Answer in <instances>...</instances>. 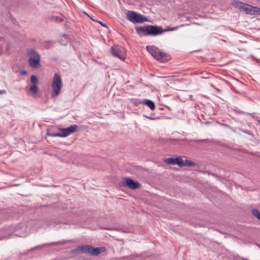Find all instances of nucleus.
Wrapping results in <instances>:
<instances>
[{
	"label": "nucleus",
	"instance_id": "nucleus-18",
	"mask_svg": "<svg viewBox=\"0 0 260 260\" xmlns=\"http://www.w3.org/2000/svg\"><path fill=\"white\" fill-rule=\"evenodd\" d=\"M252 215L257 218L258 220H260V212L257 209H253L251 211Z\"/></svg>",
	"mask_w": 260,
	"mask_h": 260
},
{
	"label": "nucleus",
	"instance_id": "nucleus-4",
	"mask_svg": "<svg viewBox=\"0 0 260 260\" xmlns=\"http://www.w3.org/2000/svg\"><path fill=\"white\" fill-rule=\"evenodd\" d=\"M62 87L61 79L60 75L58 73H55L53 78L52 83V96H57L60 91Z\"/></svg>",
	"mask_w": 260,
	"mask_h": 260
},
{
	"label": "nucleus",
	"instance_id": "nucleus-26",
	"mask_svg": "<svg viewBox=\"0 0 260 260\" xmlns=\"http://www.w3.org/2000/svg\"><path fill=\"white\" fill-rule=\"evenodd\" d=\"M31 67L33 68H37L39 66H31Z\"/></svg>",
	"mask_w": 260,
	"mask_h": 260
},
{
	"label": "nucleus",
	"instance_id": "nucleus-5",
	"mask_svg": "<svg viewBox=\"0 0 260 260\" xmlns=\"http://www.w3.org/2000/svg\"><path fill=\"white\" fill-rule=\"evenodd\" d=\"M126 17L129 21L134 23H143L147 21V18L144 16L134 11H128Z\"/></svg>",
	"mask_w": 260,
	"mask_h": 260
},
{
	"label": "nucleus",
	"instance_id": "nucleus-6",
	"mask_svg": "<svg viewBox=\"0 0 260 260\" xmlns=\"http://www.w3.org/2000/svg\"><path fill=\"white\" fill-rule=\"evenodd\" d=\"M27 55L29 65H39L40 57L36 51L28 49L27 50Z\"/></svg>",
	"mask_w": 260,
	"mask_h": 260
},
{
	"label": "nucleus",
	"instance_id": "nucleus-17",
	"mask_svg": "<svg viewBox=\"0 0 260 260\" xmlns=\"http://www.w3.org/2000/svg\"><path fill=\"white\" fill-rule=\"evenodd\" d=\"M131 103L136 106H138L140 104H143V101L137 99H132L131 100Z\"/></svg>",
	"mask_w": 260,
	"mask_h": 260
},
{
	"label": "nucleus",
	"instance_id": "nucleus-10",
	"mask_svg": "<svg viewBox=\"0 0 260 260\" xmlns=\"http://www.w3.org/2000/svg\"><path fill=\"white\" fill-rule=\"evenodd\" d=\"M78 128V126L76 124H74L68 127L61 129L60 131L62 134V137H66L69 135L74 133L77 131Z\"/></svg>",
	"mask_w": 260,
	"mask_h": 260
},
{
	"label": "nucleus",
	"instance_id": "nucleus-11",
	"mask_svg": "<svg viewBox=\"0 0 260 260\" xmlns=\"http://www.w3.org/2000/svg\"><path fill=\"white\" fill-rule=\"evenodd\" d=\"M143 104L147 105L151 110L155 109V103L150 100H144L143 101Z\"/></svg>",
	"mask_w": 260,
	"mask_h": 260
},
{
	"label": "nucleus",
	"instance_id": "nucleus-24",
	"mask_svg": "<svg viewBox=\"0 0 260 260\" xmlns=\"http://www.w3.org/2000/svg\"><path fill=\"white\" fill-rule=\"evenodd\" d=\"M100 23L102 25H103V26H106V25H105V24H103L102 22H100Z\"/></svg>",
	"mask_w": 260,
	"mask_h": 260
},
{
	"label": "nucleus",
	"instance_id": "nucleus-9",
	"mask_svg": "<svg viewBox=\"0 0 260 260\" xmlns=\"http://www.w3.org/2000/svg\"><path fill=\"white\" fill-rule=\"evenodd\" d=\"M122 185L128 187L131 189H135L139 187L140 184L138 182L134 181L131 178H125L123 180Z\"/></svg>",
	"mask_w": 260,
	"mask_h": 260
},
{
	"label": "nucleus",
	"instance_id": "nucleus-7",
	"mask_svg": "<svg viewBox=\"0 0 260 260\" xmlns=\"http://www.w3.org/2000/svg\"><path fill=\"white\" fill-rule=\"evenodd\" d=\"M80 250L82 252L90 253L92 255H98L105 250V248L104 247L93 248L90 245H83L80 247Z\"/></svg>",
	"mask_w": 260,
	"mask_h": 260
},
{
	"label": "nucleus",
	"instance_id": "nucleus-27",
	"mask_svg": "<svg viewBox=\"0 0 260 260\" xmlns=\"http://www.w3.org/2000/svg\"><path fill=\"white\" fill-rule=\"evenodd\" d=\"M241 260H249V259H247V258H243V259H241Z\"/></svg>",
	"mask_w": 260,
	"mask_h": 260
},
{
	"label": "nucleus",
	"instance_id": "nucleus-2",
	"mask_svg": "<svg viewBox=\"0 0 260 260\" xmlns=\"http://www.w3.org/2000/svg\"><path fill=\"white\" fill-rule=\"evenodd\" d=\"M146 49L154 58L161 62L166 63L171 59L169 54L161 51L156 46L149 45L146 47Z\"/></svg>",
	"mask_w": 260,
	"mask_h": 260
},
{
	"label": "nucleus",
	"instance_id": "nucleus-8",
	"mask_svg": "<svg viewBox=\"0 0 260 260\" xmlns=\"http://www.w3.org/2000/svg\"><path fill=\"white\" fill-rule=\"evenodd\" d=\"M111 53L113 56L123 60L126 57L125 49L122 46H114L111 48Z\"/></svg>",
	"mask_w": 260,
	"mask_h": 260
},
{
	"label": "nucleus",
	"instance_id": "nucleus-13",
	"mask_svg": "<svg viewBox=\"0 0 260 260\" xmlns=\"http://www.w3.org/2000/svg\"><path fill=\"white\" fill-rule=\"evenodd\" d=\"M29 90L33 94L34 97H37L36 94L38 93V89L36 85H31L29 89Z\"/></svg>",
	"mask_w": 260,
	"mask_h": 260
},
{
	"label": "nucleus",
	"instance_id": "nucleus-20",
	"mask_svg": "<svg viewBox=\"0 0 260 260\" xmlns=\"http://www.w3.org/2000/svg\"><path fill=\"white\" fill-rule=\"evenodd\" d=\"M30 81H31V83L33 84V85H35L36 84H37L38 82V80L37 77L36 76L32 75L31 76Z\"/></svg>",
	"mask_w": 260,
	"mask_h": 260
},
{
	"label": "nucleus",
	"instance_id": "nucleus-22",
	"mask_svg": "<svg viewBox=\"0 0 260 260\" xmlns=\"http://www.w3.org/2000/svg\"><path fill=\"white\" fill-rule=\"evenodd\" d=\"M6 93V91L5 90H0V94Z\"/></svg>",
	"mask_w": 260,
	"mask_h": 260
},
{
	"label": "nucleus",
	"instance_id": "nucleus-23",
	"mask_svg": "<svg viewBox=\"0 0 260 260\" xmlns=\"http://www.w3.org/2000/svg\"><path fill=\"white\" fill-rule=\"evenodd\" d=\"M178 27H179V26H175L173 28H170L169 30H176Z\"/></svg>",
	"mask_w": 260,
	"mask_h": 260
},
{
	"label": "nucleus",
	"instance_id": "nucleus-15",
	"mask_svg": "<svg viewBox=\"0 0 260 260\" xmlns=\"http://www.w3.org/2000/svg\"><path fill=\"white\" fill-rule=\"evenodd\" d=\"M175 165H178L181 168V165H183L182 157L181 156L175 157Z\"/></svg>",
	"mask_w": 260,
	"mask_h": 260
},
{
	"label": "nucleus",
	"instance_id": "nucleus-25",
	"mask_svg": "<svg viewBox=\"0 0 260 260\" xmlns=\"http://www.w3.org/2000/svg\"><path fill=\"white\" fill-rule=\"evenodd\" d=\"M26 72L25 71H23L22 73V75H25L26 74Z\"/></svg>",
	"mask_w": 260,
	"mask_h": 260
},
{
	"label": "nucleus",
	"instance_id": "nucleus-21",
	"mask_svg": "<svg viewBox=\"0 0 260 260\" xmlns=\"http://www.w3.org/2000/svg\"><path fill=\"white\" fill-rule=\"evenodd\" d=\"M144 117L149 119H150V120H154L155 118H153V117H151L150 116H148L147 115H144Z\"/></svg>",
	"mask_w": 260,
	"mask_h": 260
},
{
	"label": "nucleus",
	"instance_id": "nucleus-16",
	"mask_svg": "<svg viewBox=\"0 0 260 260\" xmlns=\"http://www.w3.org/2000/svg\"><path fill=\"white\" fill-rule=\"evenodd\" d=\"M164 162L167 165H175V157H169L166 158Z\"/></svg>",
	"mask_w": 260,
	"mask_h": 260
},
{
	"label": "nucleus",
	"instance_id": "nucleus-19",
	"mask_svg": "<svg viewBox=\"0 0 260 260\" xmlns=\"http://www.w3.org/2000/svg\"><path fill=\"white\" fill-rule=\"evenodd\" d=\"M48 136H51V137H62V134L61 131L59 133H49L47 132Z\"/></svg>",
	"mask_w": 260,
	"mask_h": 260
},
{
	"label": "nucleus",
	"instance_id": "nucleus-12",
	"mask_svg": "<svg viewBox=\"0 0 260 260\" xmlns=\"http://www.w3.org/2000/svg\"><path fill=\"white\" fill-rule=\"evenodd\" d=\"M182 164H183V165H181V167L196 166L195 162H194L190 160L187 159H182Z\"/></svg>",
	"mask_w": 260,
	"mask_h": 260
},
{
	"label": "nucleus",
	"instance_id": "nucleus-14",
	"mask_svg": "<svg viewBox=\"0 0 260 260\" xmlns=\"http://www.w3.org/2000/svg\"><path fill=\"white\" fill-rule=\"evenodd\" d=\"M60 43L62 45H66L69 42V38L66 35H63L60 39Z\"/></svg>",
	"mask_w": 260,
	"mask_h": 260
},
{
	"label": "nucleus",
	"instance_id": "nucleus-3",
	"mask_svg": "<svg viewBox=\"0 0 260 260\" xmlns=\"http://www.w3.org/2000/svg\"><path fill=\"white\" fill-rule=\"evenodd\" d=\"M137 32L140 36H157L163 33L164 30L160 27L154 25L141 26L136 28Z\"/></svg>",
	"mask_w": 260,
	"mask_h": 260
},
{
	"label": "nucleus",
	"instance_id": "nucleus-1",
	"mask_svg": "<svg viewBox=\"0 0 260 260\" xmlns=\"http://www.w3.org/2000/svg\"><path fill=\"white\" fill-rule=\"evenodd\" d=\"M232 5L235 8L238 9L241 12H245L247 14H260V8L257 7L252 6L239 1H233L232 3Z\"/></svg>",
	"mask_w": 260,
	"mask_h": 260
}]
</instances>
